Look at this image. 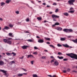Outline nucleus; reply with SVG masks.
<instances>
[{
  "mask_svg": "<svg viewBox=\"0 0 77 77\" xmlns=\"http://www.w3.org/2000/svg\"><path fill=\"white\" fill-rule=\"evenodd\" d=\"M57 30H60V31H61V30H62V28L61 27H58L57 28Z\"/></svg>",
  "mask_w": 77,
  "mask_h": 77,
  "instance_id": "17",
  "label": "nucleus"
},
{
  "mask_svg": "<svg viewBox=\"0 0 77 77\" xmlns=\"http://www.w3.org/2000/svg\"><path fill=\"white\" fill-rule=\"evenodd\" d=\"M15 13L17 14H19V11H17L15 12Z\"/></svg>",
  "mask_w": 77,
  "mask_h": 77,
  "instance_id": "41",
  "label": "nucleus"
},
{
  "mask_svg": "<svg viewBox=\"0 0 77 77\" xmlns=\"http://www.w3.org/2000/svg\"><path fill=\"white\" fill-rule=\"evenodd\" d=\"M37 19L39 21H41V20H42V18L39 17H37Z\"/></svg>",
  "mask_w": 77,
  "mask_h": 77,
  "instance_id": "26",
  "label": "nucleus"
},
{
  "mask_svg": "<svg viewBox=\"0 0 77 77\" xmlns=\"http://www.w3.org/2000/svg\"><path fill=\"white\" fill-rule=\"evenodd\" d=\"M63 46L64 47H66V48H68L69 47V45H67V44H66L65 45H63Z\"/></svg>",
  "mask_w": 77,
  "mask_h": 77,
  "instance_id": "14",
  "label": "nucleus"
},
{
  "mask_svg": "<svg viewBox=\"0 0 77 77\" xmlns=\"http://www.w3.org/2000/svg\"><path fill=\"white\" fill-rule=\"evenodd\" d=\"M45 39H46V40H47L48 41H50V38H47L45 37Z\"/></svg>",
  "mask_w": 77,
  "mask_h": 77,
  "instance_id": "28",
  "label": "nucleus"
},
{
  "mask_svg": "<svg viewBox=\"0 0 77 77\" xmlns=\"http://www.w3.org/2000/svg\"><path fill=\"white\" fill-rule=\"evenodd\" d=\"M12 54H13L14 56H16V54L14 52H12Z\"/></svg>",
  "mask_w": 77,
  "mask_h": 77,
  "instance_id": "35",
  "label": "nucleus"
},
{
  "mask_svg": "<svg viewBox=\"0 0 77 77\" xmlns=\"http://www.w3.org/2000/svg\"><path fill=\"white\" fill-rule=\"evenodd\" d=\"M2 20H3V19L0 17V20L2 21Z\"/></svg>",
  "mask_w": 77,
  "mask_h": 77,
  "instance_id": "56",
  "label": "nucleus"
},
{
  "mask_svg": "<svg viewBox=\"0 0 77 77\" xmlns=\"http://www.w3.org/2000/svg\"><path fill=\"white\" fill-rule=\"evenodd\" d=\"M31 3H33V4L34 3V2H33V1H31Z\"/></svg>",
  "mask_w": 77,
  "mask_h": 77,
  "instance_id": "63",
  "label": "nucleus"
},
{
  "mask_svg": "<svg viewBox=\"0 0 77 77\" xmlns=\"http://www.w3.org/2000/svg\"><path fill=\"white\" fill-rule=\"evenodd\" d=\"M42 5H46V4H45V3H43L42 4Z\"/></svg>",
  "mask_w": 77,
  "mask_h": 77,
  "instance_id": "59",
  "label": "nucleus"
},
{
  "mask_svg": "<svg viewBox=\"0 0 77 77\" xmlns=\"http://www.w3.org/2000/svg\"><path fill=\"white\" fill-rule=\"evenodd\" d=\"M73 8H70V10L71 11V10H73Z\"/></svg>",
  "mask_w": 77,
  "mask_h": 77,
  "instance_id": "51",
  "label": "nucleus"
},
{
  "mask_svg": "<svg viewBox=\"0 0 77 77\" xmlns=\"http://www.w3.org/2000/svg\"><path fill=\"white\" fill-rule=\"evenodd\" d=\"M10 2H11V0H7L6 1V3L9 4V3Z\"/></svg>",
  "mask_w": 77,
  "mask_h": 77,
  "instance_id": "21",
  "label": "nucleus"
},
{
  "mask_svg": "<svg viewBox=\"0 0 77 77\" xmlns=\"http://www.w3.org/2000/svg\"><path fill=\"white\" fill-rule=\"evenodd\" d=\"M56 26V25H55V24H54V25H53L52 26V27H54V26Z\"/></svg>",
  "mask_w": 77,
  "mask_h": 77,
  "instance_id": "62",
  "label": "nucleus"
},
{
  "mask_svg": "<svg viewBox=\"0 0 77 77\" xmlns=\"http://www.w3.org/2000/svg\"><path fill=\"white\" fill-rule=\"evenodd\" d=\"M38 42L39 43H43L44 41V39H39L38 41Z\"/></svg>",
  "mask_w": 77,
  "mask_h": 77,
  "instance_id": "7",
  "label": "nucleus"
},
{
  "mask_svg": "<svg viewBox=\"0 0 77 77\" xmlns=\"http://www.w3.org/2000/svg\"><path fill=\"white\" fill-rule=\"evenodd\" d=\"M75 0H70L68 1V4L70 5H74V3L75 2Z\"/></svg>",
  "mask_w": 77,
  "mask_h": 77,
  "instance_id": "2",
  "label": "nucleus"
},
{
  "mask_svg": "<svg viewBox=\"0 0 77 77\" xmlns=\"http://www.w3.org/2000/svg\"><path fill=\"white\" fill-rule=\"evenodd\" d=\"M1 6H3L4 5H5V3L4 2H2L1 3Z\"/></svg>",
  "mask_w": 77,
  "mask_h": 77,
  "instance_id": "18",
  "label": "nucleus"
},
{
  "mask_svg": "<svg viewBox=\"0 0 77 77\" xmlns=\"http://www.w3.org/2000/svg\"><path fill=\"white\" fill-rule=\"evenodd\" d=\"M42 59H45V56H43L42 57Z\"/></svg>",
  "mask_w": 77,
  "mask_h": 77,
  "instance_id": "53",
  "label": "nucleus"
},
{
  "mask_svg": "<svg viewBox=\"0 0 77 77\" xmlns=\"http://www.w3.org/2000/svg\"><path fill=\"white\" fill-rule=\"evenodd\" d=\"M27 41L30 42H33V40H32V39H28Z\"/></svg>",
  "mask_w": 77,
  "mask_h": 77,
  "instance_id": "24",
  "label": "nucleus"
},
{
  "mask_svg": "<svg viewBox=\"0 0 77 77\" xmlns=\"http://www.w3.org/2000/svg\"><path fill=\"white\" fill-rule=\"evenodd\" d=\"M48 77H52V76H51V75H48Z\"/></svg>",
  "mask_w": 77,
  "mask_h": 77,
  "instance_id": "54",
  "label": "nucleus"
},
{
  "mask_svg": "<svg viewBox=\"0 0 77 77\" xmlns=\"http://www.w3.org/2000/svg\"><path fill=\"white\" fill-rule=\"evenodd\" d=\"M22 69H23V71H25V72H26V71H27V70L23 68H22Z\"/></svg>",
  "mask_w": 77,
  "mask_h": 77,
  "instance_id": "38",
  "label": "nucleus"
},
{
  "mask_svg": "<svg viewBox=\"0 0 77 77\" xmlns=\"http://www.w3.org/2000/svg\"><path fill=\"white\" fill-rule=\"evenodd\" d=\"M33 54H35V55H37L38 54V53L36 52H34L33 53Z\"/></svg>",
  "mask_w": 77,
  "mask_h": 77,
  "instance_id": "34",
  "label": "nucleus"
},
{
  "mask_svg": "<svg viewBox=\"0 0 77 77\" xmlns=\"http://www.w3.org/2000/svg\"><path fill=\"white\" fill-rule=\"evenodd\" d=\"M66 55H67L68 56H69L72 59H75L77 60V55L71 53L70 54H66Z\"/></svg>",
  "mask_w": 77,
  "mask_h": 77,
  "instance_id": "1",
  "label": "nucleus"
},
{
  "mask_svg": "<svg viewBox=\"0 0 77 77\" xmlns=\"http://www.w3.org/2000/svg\"><path fill=\"white\" fill-rule=\"evenodd\" d=\"M54 59L52 60H51V61L50 62L51 63H52V62H54Z\"/></svg>",
  "mask_w": 77,
  "mask_h": 77,
  "instance_id": "44",
  "label": "nucleus"
},
{
  "mask_svg": "<svg viewBox=\"0 0 77 77\" xmlns=\"http://www.w3.org/2000/svg\"><path fill=\"white\" fill-rule=\"evenodd\" d=\"M6 54L7 55V56H10V54H11V53L7 52L6 53Z\"/></svg>",
  "mask_w": 77,
  "mask_h": 77,
  "instance_id": "32",
  "label": "nucleus"
},
{
  "mask_svg": "<svg viewBox=\"0 0 77 77\" xmlns=\"http://www.w3.org/2000/svg\"><path fill=\"white\" fill-rule=\"evenodd\" d=\"M33 56L32 55H28L27 56V58H29V57H30V58H32V57H33Z\"/></svg>",
  "mask_w": 77,
  "mask_h": 77,
  "instance_id": "9",
  "label": "nucleus"
},
{
  "mask_svg": "<svg viewBox=\"0 0 77 77\" xmlns=\"http://www.w3.org/2000/svg\"><path fill=\"white\" fill-rule=\"evenodd\" d=\"M5 30H8V29H10V28L7 26H5L4 28L3 29V30L4 31H5Z\"/></svg>",
  "mask_w": 77,
  "mask_h": 77,
  "instance_id": "6",
  "label": "nucleus"
},
{
  "mask_svg": "<svg viewBox=\"0 0 77 77\" xmlns=\"http://www.w3.org/2000/svg\"><path fill=\"white\" fill-rule=\"evenodd\" d=\"M72 41L74 42V43L77 44V39H76L75 40H72Z\"/></svg>",
  "mask_w": 77,
  "mask_h": 77,
  "instance_id": "16",
  "label": "nucleus"
},
{
  "mask_svg": "<svg viewBox=\"0 0 77 77\" xmlns=\"http://www.w3.org/2000/svg\"><path fill=\"white\" fill-rule=\"evenodd\" d=\"M57 45L58 47H62V45H60L59 44H57Z\"/></svg>",
  "mask_w": 77,
  "mask_h": 77,
  "instance_id": "42",
  "label": "nucleus"
},
{
  "mask_svg": "<svg viewBox=\"0 0 77 77\" xmlns=\"http://www.w3.org/2000/svg\"><path fill=\"white\" fill-rule=\"evenodd\" d=\"M26 21H27V22H28L30 21V19L29 18H27L26 20Z\"/></svg>",
  "mask_w": 77,
  "mask_h": 77,
  "instance_id": "31",
  "label": "nucleus"
},
{
  "mask_svg": "<svg viewBox=\"0 0 77 77\" xmlns=\"http://www.w3.org/2000/svg\"><path fill=\"white\" fill-rule=\"evenodd\" d=\"M50 14H53V12H49Z\"/></svg>",
  "mask_w": 77,
  "mask_h": 77,
  "instance_id": "55",
  "label": "nucleus"
},
{
  "mask_svg": "<svg viewBox=\"0 0 77 77\" xmlns=\"http://www.w3.org/2000/svg\"><path fill=\"white\" fill-rule=\"evenodd\" d=\"M73 32V30L71 29H68V32Z\"/></svg>",
  "mask_w": 77,
  "mask_h": 77,
  "instance_id": "27",
  "label": "nucleus"
},
{
  "mask_svg": "<svg viewBox=\"0 0 77 77\" xmlns=\"http://www.w3.org/2000/svg\"><path fill=\"white\" fill-rule=\"evenodd\" d=\"M59 59H63V57H59V56H58L57 57Z\"/></svg>",
  "mask_w": 77,
  "mask_h": 77,
  "instance_id": "20",
  "label": "nucleus"
},
{
  "mask_svg": "<svg viewBox=\"0 0 77 77\" xmlns=\"http://www.w3.org/2000/svg\"><path fill=\"white\" fill-rule=\"evenodd\" d=\"M36 38H39V37L38 36H36Z\"/></svg>",
  "mask_w": 77,
  "mask_h": 77,
  "instance_id": "64",
  "label": "nucleus"
},
{
  "mask_svg": "<svg viewBox=\"0 0 77 77\" xmlns=\"http://www.w3.org/2000/svg\"><path fill=\"white\" fill-rule=\"evenodd\" d=\"M12 39L11 38H8L7 39H4L3 41L4 42H5V43H7L8 41V40H10V39Z\"/></svg>",
  "mask_w": 77,
  "mask_h": 77,
  "instance_id": "4",
  "label": "nucleus"
},
{
  "mask_svg": "<svg viewBox=\"0 0 77 77\" xmlns=\"http://www.w3.org/2000/svg\"><path fill=\"white\" fill-rule=\"evenodd\" d=\"M24 58V56H22L21 57H20V59H23Z\"/></svg>",
  "mask_w": 77,
  "mask_h": 77,
  "instance_id": "50",
  "label": "nucleus"
},
{
  "mask_svg": "<svg viewBox=\"0 0 77 77\" xmlns=\"http://www.w3.org/2000/svg\"><path fill=\"white\" fill-rule=\"evenodd\" d=\"M58 11H59V9H58V8H57L56 9L55 12L56 13L57 12H58Z\"/></svg>",
  "mask_w": 77,
  "mask_h": 77,
  "instance_id": "37",
  "label": "nucleus"
},
{
  "mask_svg": "<svg viewBox=\"0 0 77 77\" xmlns=\"http://www.w3.org/2000/svg\"><path fill=\"white\" fill-rule=\"evenodd\" d=\"M4 62H3V61L2 60H0V65H4Z\"/></svg>",
  "mask_w": 77,
  "mask_h": 77,
  "instance_id": "11",
  "label": "nucleus"
},
{
  "mask_svg": "<svg viewBox=\"0 0 77 77\" xmlns=\"http://www.w3.org/2000/svg\"><path fill=\"white\" fill-rule=\"evenodd\" d=\"M9 26L10 27H13V26H14V25L12 24H9Z\"/></svg>",
  "mask_w": 77,
  "mask_h": 77,
  "instance_id": "25",
  "label": "nucleus"
},
{
  "mask_svg": "<svg viewBox=\"0 0 77 77\" xmlns=\"http://www.w3.org/2000/svg\"><path fill=\"white\" fill-rule=\"evenodd\" d=\"M58 55H61L62 54V53L61 52H58Z\"/></svg>",
  "mask_w": 77,
  "mask_h": 77,
  "instance_id": "39",
  "label": "nucleus"
},
{
  "mask_svg": "<svg viewBox=\"0 0 77 77\" xmlns=\"http://www.w3.org/2000/svg\"><path fill=\"white\" fill-rule=\"evenodd\" d=\"M7 43L10 45V44H12V42H11V41L9 40H8V41H7Z\"/></svg>",
  "mask_w": 77,
  "mask_h": 77,
  "instance_id": "15",
  "label": "nucleus"
},
{
  "mask_svg": "<svg viewBox=\"0 0 77 77\" xmlns=\"http://www.w3.org/2000/svg\"><path fill=\"white\" fill-rule=\"evenodd\" d=\"M63 73H66V71L65 70H63Z\"/></svg>",
  "mask_w": 77,
  "mask_h": 77,
  "instance_id": "47",
  "label": "nucleus"
},
{
  "mask_svg": "<svg viewBox=\"0 0 77 77\" xmlns=\"http://www.w3.org/2000/svg\"><path fill=\"white\" fill-rule=\"evenodd\" d=\"M33 77H38V76H37V75L36 74H33L32 75Z\"/></svg>",
  "mask_w": 77,
  "mask_h": 77,
  "instance_id": "29",
  "label": "nucleus"
},
{
  "mask_svg": "<svg viewBox=\"0 0 77 77\" xmlns=\"http://www.w3.org/2000/svg\"><path fill=\"white\" fill-rule=\"evenodd\" d=\"M64 15H65V16H68V15H69V14H68V13H64L63 14Z\"/></svg>",
  "mask_w": 77,
  "mask_h": 77,
  "instance_id": "19",
  "label": "nucleus"
},
{
  "mask_svg": "<svg viewBox=\"0 0 77 77\" xmlns=\"http://www.w3.org/2000/svg\"><path fill=\"white\" fill-rule=\"evenodd\" d=\"M53 5H54L55 6H56V5H57V3H54Z\"/></svg>",
  "mask_w": 77,
  "mask_h": 77,
  "instance_id": "45",
  "label": "nucleus"
},
{
  "mask_svg": "<svg viewBox=\"0 0 77 77\" xmlns=\"http://www.w3.org/2000/svg\"><path fill=\"white\" fill-rule=\"evenodd\" d=\"M33 62H34V61H32L31 62V63L32 65H33Z\"/></svg>",
  "mask_w": 77,
  "mask_h": 77,
  "instance_id": "48",
  "label": "nucleus"
},
{
  "mask_svg": "<svg viewBox=\"0 0 77 77\" xmlns=\"http://www.w3.org/2000/svg\"><path fill=\"white\" fill-rule=\"evenodd\" d=\"M18 77H22L23 76V74H19L17 75Z\"/></svg>",
  "mask_w": 77,
  "mask_h": 77,
  "instance_id": "23",
  "label": "nucleus"
},
{
  "mask_svg": "<svg viewBox=\"0 0 77 77\" xmlns=\"http://www.w3.org/2000/svg\"><path fill=\"white\" fill-rule=\"evenodd\" d=\"M67 71V72H69V71H70V69H68Z\"/></svg>",
  "mask_w": 77,
  "mask_h": 77,
  "instance_id": "49",
  "label": "nucleus"
},
{
  "mask_svg": "<svg viewBox=\"0 0 77 77\" xmlns=\"http://www.w3.org/2000/svg\"><path fill=\"white\" fill-rule=\"evenodd\" d=\"M21 48H23V50H24L25 49H26L27 48H29V46H27L24 45L23 46H21Z\"/></svg>",
  "mask_w": 77,
  "mask_h": 77,
  "instance_id": "8",
  "label": "nucleus"
},
{
  "mask_svg": "<svg viewBox=\"0 0 77 77\" xmlns=\"http://www.w3.org/2000/svg\"><path fill=\"white\" fill-rule=\"evenodd\" d=\"M11 62V64H12V63H15V61H13Z\"/></svg>",
  "mask_w": 77,
  "mask_h": 77,
  "instance_id": "43",
  "label": "nucleus"
},
{
  "mask_svg": "<svg viewBox=\"0 0 77 77\" xmlns=\"http://www.w3.org/2000/svg\"><path fill=\"white\" fill-rule=\"evenodd\" d=\"M49 46H50V47H52L53 48H55V47H54V46L52 45H49Z\"/></svg>",
  "mask_w": 77,
  "mask_h": 77,
  "instance_id": "36",
  "label": "nucleus"
},
{
  "mask_svg": "<svg viewBox=\"0 0 77 77\" xmlns=\"http://www.w3.org/2000/svg\"><path fill=\"white\" fill-rule=\"evenodd\" d=\"M9 36H11V37H14V35H13V33H9L8 34Z\"/></svg>",
  "mask_w": 77,
  "mask_h": 77,
  "instance_id": "13",
  "label": "nucleus"
},
{
  "mask_svg": "<svg viewBox=\"0 0 77 77\" xmlns=\"http://www.w3.org/2000/svg\"><path fill=\"white\" fill-rule=\"evenodd\" d=\"M63 60L64 61H66V60H67V59H64Z\"/></svg>",
  "mask_w": 77,
  "mask_h": 77,
  "instance_id": "52",
  "label": "nucleus"
},
{
  "mask_svg": "<svg viewBox=\"0 0 77 77\" xmlns=\"http://www.w3.org/2000/svg\"><path fill=\"white\" fill-rule=\"evenodd\" d=\"M60 24L59 23H55V26H57L58 25H59Z\"/></svg>",
  "mask_w": 77,
  "mask_h": 77,
  "instance_id": "33",
  "label": "nucleus"
},
{
  "mask_svg": "<svg viewBox=\"0 0 77 77\" xmlns=\"http://www.w3.org/2000/svg\"><path fill=\"white\" fill-rule=\"evenodd\" d=\"M69 13H71V14H72V13H74V11H69Z\"/></svg>",
  "mask_w": 77,
  "mask_h": 77,
  "instance_id": "30",
  "label": "nucleus"
},
{
  "mask_svg": "<svg viewBox=\"0 0 77 77\" xmlns=\"http://www.w3.org/2000/svg\"><path fill=\"white\" fill-rule=\"evenodd\" d=\"M47 44H50V43L49 42H47Z\"/></svg>",
  "mask_w": 77,
  "mask_h": 77,
  "instance_id": "61",
  "label": "nucleus"
},
{
  "mask_svg": "<svg viewBox=\"0 0 77 77\" xmlns=\"http://www.w3.org/2000/svg\"><path fill=\"white\" fill-rule=\"evenodd\" d=\"M44 51H46V52H48V50H44Z\"/></svg>",
  "mask_w": 77,
  "mask_h": 77,
  "instance_id": "60",
  "label": "nucleus"
},
{
  "mask_svg": "<svg viewBox=\"0 0 77 77\" xmlns=\"http://www.w3.org/2000/svg\"><path fill=\"white\" fill-rule=\"evenodd\" d=\"M25 33H29V32L28 31H26L25 32Z\"/></svg>",
  "mask_w": 77,
  "mask_h": 77,
  "instance_id": "58",
  "label": "nucleus"
},
{
  "mask_svg": "<svg viewBox=\"0 0 77 77\" xmlns=\"http://www.w3.org/2000/svg\"><path fill=\"white\" fill-rule=\"evenodd\" d=\"M54 65H56V66L59 65V62H57V61H55L54 62Z\"/></svg>",
  "mask_w": 77,
  "mask_h": 77,
  "instance_id": "12",
  "label": "nucleus"
},
{
  "mask_svg": "<svg viewBox=\"0 0 77 77\" xmlns=\"http://www.w3.org/2000/svg\"><path fill=\"white\" fill-rule=\"evenodd\" d=\"M63 31L65 32H66V33H68V29H63Z\"/></svg>",
  "mask_w": 77,
  "mask_h": 77,
  "instance_id": "10",
  "label": "nucleus"
},
{
  "mask_svg": "<svg viewBox=\"0 0 77 77\" xmlns=\"http://www.w3.org/2000/svg\"><path fill=\"white\" fill-rule=\"evenodd\" d=\"M22 74H23H23L24 75H27V73H22Z\"/></svg>",
  "mask_w": 77,
  "mask_h": 77,
  "instance_id": "46",
  "label": "nucleus"
},
{
  "mask_svg": "<svg viewBox=\"0 0 77 77\" xmlns=\"http://www.w3.org/2000/svg\"><path fill=\"white\" fill-rule=\"evenodd\" d=\"M51 17L52 18H53V19H56V18H59V16L56 15L54 14H52L51 16Z\"/></svg>",
  "mask_w": 77,
  "mask_h": 77,
  "instance_id": "3",
  "label": "nucleus"
},
{
  "mask_svg": "<svg viewBox=\"0 0 77 77\" xmlns=\"http://www.w3.org/2000/svg\"><path fill=\"white\" fill-rule=\"evenodd\" d=\"M60 40L61 41H65V38H60Z\"/></svg>",
  "mask_w": 77,
  "mask_h": 77,
  "instance_id": "22",
  "label": "nucleus"
},
{
  "mask_svg": "<svg viewBox=\"0 0 77 77\" xmlns=\"http://www.w3.org/2000/svg\"><path fill=\"white\" fill-rule=\"evenodd\" d=\"M72 72H77V71L75 70H73L72 71Z\"/></svg>",
  "mask_w": 77,
  "mask_h": 77,
  "instance_id": "57",
  "label": "nucleus"
},
{
  "mask_svg": "<svg viewBox=\"0 0 77 77\" xmlns=\"http://www.w3.org/2000/svg\"><path fill=\"white\" fill-rule=\"evenodd\" d=\"M34 48L35 50H38V48L37 47H36V46L34 47Z\"/></svg>",
  "mask_w": 77,
  "mask_h": 77,
  "instance_id": "40",
  "label": "nucleus"
},
{
  "mask_svg": "<svg viewBox=\"0 0 77 77\" xmlns=\"http://www.w3.org/2000/svg\"><path fill=\"white\" fill-rule=\"evenodd\" d=\"M0 71L1 72H3V73H4L5 74V75H7V73H6V72H7V71L4 70H0Z\"/></svg>",
  "mask_w": 77,
  "mask_h": 77,
  "instance_id": "5",
  "label": "nucleus"
}]
</instances>
